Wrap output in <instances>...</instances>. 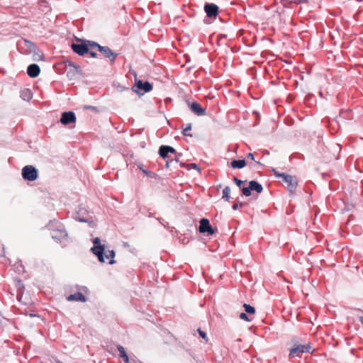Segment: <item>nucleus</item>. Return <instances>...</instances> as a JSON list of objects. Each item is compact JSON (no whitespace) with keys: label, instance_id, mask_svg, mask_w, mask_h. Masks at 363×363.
Segmentation results:
<instances>
[{"label":"nucleus","instance_id":"f257e3e1","mask_svg":"<svg viewBox=\"0 0 363 363\" xmlns=\"http://www.w3.org/2000/svg\"><path fill=\"white\" fill-rule=\"evenodd\" d=\"M94 246L91 248V252L97 256L99 262H106L108 264L114 263L115 252L113 250H108L104 256L105 246L101 245L99 238H95L93 240Z\"/></svg>","mask_w":363,"mask_h":363},{"label":"nucleus","instance_id":"f03ea898","mask_svg":"<svg viewBox=\"0 0 363 363\" xmlns=\"http://www.w3.org/2000/svg\"><path fill=\"white\" fill-rule=\"evenodd\" d=\"M272 172L277 178H281L286 184V188L290 193H294L297 187L298 182L295 177L285 174L279 173L277 169H273Z\"/></svg>","mask_w":363,"mask_h":363},{"label":"nucleus","instance_id":"7ed1b4c3","mask_svg":"<svg viewBox=\"0 0 363 363\" xmlns=\"http://www.w3.org/2000/svg\"><path fill=\"white\" fill-rule=\"evenodd\" d=\"M89 45L92 50H97L111 62H115L117 54L114 53L108 47L101 46L94 41H89Z\"/></svg>","mask_w":363,"mask_h":363},{"label":"nucleus","instance_id":"20e7f679","mask_svg":"<svg viewBox=\"0 0 363 363\" xmlns=\"http://www.w3.org/2000/svg\"><path fill=\"white\" fill-rule=\"evenodd\" d=\"M38 170L32 165L25 166L22 169V177L25 180L34 181L38 178Z\"/></svg>","mask_w":363,"mask_h":363},{"label":"nucleus","instance_id":"39448f33","mask_svg":"<svg viewBox=\"0 0 363 363\" xmlns=\"http://www.w3.org/2000/svg\"><path fill=\"white\" fill-rule=\"evenodd\" d=\"M242 193L245 196H250L252 191H255L257 193L260 194L263 191L262 186L256 181H250L247 187H242L241 189Z\"/></svg>","mask_w":363,"mask_h":363},{"label":"nucleus","instance_id":"423d86ee","mask_svg":"<svg viewBox=\"0 0 363 363\" xmlns=\"http://www.w3.org/2000/svg\"><path fill=\"white\" fill-rule=\"evenodd\" d=\"M311 350L310 344L298 345L290 350L289 357L294 358L301 357L303 353L308 352Z\"/></svg>","mask_w":363,"mask_h":363},{"label":"nucleus","instance_id":"0eeeda50","mask_svg":"<svg viewBox=\"0 0 363 363\" xmlns=\"http://www.w3.org/2000/svg\"><path fill=\"white\" fill-rule=\"evenodd\" d=\"M89 40L86 41L85 43L81 44L72 43L71 45L72 50L80 56L84 55L89 51Z\"/></svg>","mask_w":363,"mask_h":363},{"label":"nucleus","instance_id":"6e6552de","mask_svg":"<svg viewBox=\"0 0 363 363\" xmlns=\"http://www.w3.org/2000/svg\"><path fill=\"white\" fill-rule=\"evenodd\" d=\"M199 232L201 233H207L208 235H213L216 233L207 218H202L200 220Z\"/></svg>","mask_w":363,"mask_h":363},{"label":"nucleus","instance_id":"1a4fd4ad","mask_svg":"<svg viewBox=\"0 0 363 363\" xmlns=\"http://www.w3.org/2000/svg\"><path fill=\"white\" fill-rule=\"evenodd\" d=\"M76 116L74 112L72 111H68V112H64L62 114L61 118H60V123L63 125H68L70 123H76Z\"/></svg>","mask_w":363,"mask_h":363},{"label":"nucleus","instance_id":"9d476101","mask_svg":"<svg viewBox=\"0 0 363 363\" xmlns=\"http://www.w3.org/2000/svg\"><path fill=\"white\" fill-rule=\"evenodd\" d=\"M204 11L208 17L216 18L218 14V6L214 4H206Z\"/></svg>","mask_w":363,"mask_h":363},{"label":"nucleus","instance_id":"9b49d317","mask_svg":"<svg viewBox=\"0 0 363 363\" xmlns=\"http://www.w3.org/2000/svg\"><path fill=\"white\" fill-rule=\"evenodd\" d=\"M176 152H176V150L174 148H173L171 146H168V145H162L160 147V149H159V155L163 159L168 158V157H169L168 154L169 153L174 154Z\"/></svg>","mask_w":363,"mask_h":363},{"label":"nucleus","instance_id":"f8f14e48","mask_svg":"<svg viewBox=\"0 0 363 363\" xmlns=\"http://www.w3.org/2000/svg\"><path fill=\"white\" fill-rule=\"evenodd\" d=\"M40 72V67L36 64L30 65L27 69V74L30 77L35 78Z\"/></svg>","mask_w":363,"mask_h":363},{"label":"nucleus","instance_id":"ddd939ff","mask_svg":"<svg viewBox=\"0 0 363 363\" xmlns=\"http://www.w3.org/2000/svg\"><path fill=\"white\" fill-rule=\"evenodd\" d=\"M135 86L145 92H149L152 89V85L148 82H143L142 80H136Z\"/></svg>","mask_w":363,"mask_h":363},{"label":"nucleus","instance_id":"4468645a","mask_svg":"<svg viewBox=\"0 0 363 363\" xmlns=\"http://www.w3.org/2000/svg\"><path fill=\"white\" fill-rule=\"evenodd\" d=\"M190 107L191 110L197 116H203L206 113V109L203 108L197 102H193Z\"/></svg>","mask_w":363,"mask_h":363},{"label":"nucleus","instance_id":"2eb2a0df","mask_svg":"<svg viewBox=\"0 0 363 363\" xmlns=\"http://www.w3.org/2000/svg\"><path fill=\"white\" fill-rule=\"evenodd\" d=\"M67 300L69 301H81L85 302L86 298L85 296L82 292H77L75 294H71L67 297Z\"/></svg>","mask_w":363,"mask_h":363},{"label":"nucleus","instance_id":"dca6fc26","mask_svg":"<svg viewBox=\"0 0 363 363\" xmlns=\"http://www.w3.org/2000/svg\"><path fill=\"white\" fill-rule=\"evenodd\" d=\"M52 238L55 240H60L67 236V234L65 230H53L52 231Z\"/></svg>","mask_w":363,"mask_h":363},{"label":"nucleus","instance_id":"f3484780","mask_svg":"<svg viewBox=\"0 0 363 363\" xmlns=\"http://www.w3.org/2000/svg\"><path fill=\"white\" fill-rule=\"evenodd\" d=\"M247 164V162L245 161V160H233L231 162H230V166L231 167L234 168V169H242L244 167H245Z\"/></svg>","mask_w":363,"mask_h":363},{"label":"nucleus","instance_id":"a211bd4d","mask_svg":"<svg viewBox=\"0 0 363 363\" xmlns=\"http://www.w3.org/2000/svg\"><path fill=\"white\" fill-rule=\"evenodd\" d=\"M11 270L14 271V272H24L25 268L21 261H18L15 262L13 268L11 269Z\"/></svg>","mask_w":363,"mask_h":363},{"label":"nucleus","instance_id":"6ab92c4d","mask_svg":"<svg viewBox=\"0 0 363 363\" xmlns=\"http://www.w3.org/2000/svg\"><path fill=\"white\" fill-rule=\"evenodd\" d=\"M230 189L229 186H225L223 190L222 199L226 201L230 200Z\"/></svg>","mask_w":363,"mask_h":363},{"label":"nucleus","instance_id":"aec40b11","mask_svg":"<svg viewBox=\"0 0 363 363\" xmlns=\"http://www.w3.org/2000/svg\"><path fill=\"white\" fill-rule=\"evenodd\" d=\"M281 3L284 6H286L288 5H290L291 4H300L301 2H304L305 0H280Z\"/></svg>","mask_w":363,"mask_h":363},{"label":"nucleus","instance_id":"412c9836","mask_svg":"<svg viewBox=\"0 0 363 363\" xmlns=\"http://www.w3.org/2000/svg\"><path fill=\"white\" fill-rule=\"evenodd\" d=\"M243 307L245 308V312L248 314H254L255 313V308L249 304L245 303L243 305Z\"/></svg>","mask_w":363,"mask_h":363},{"label":"nucleus","instance_id":"4be33fe9","mask_svg":"<svg viewBox=\"0 0 363 363\" xmlns=\"http://www.w3.org/2000/svg\"><path fill=\"white\" fill-rule=\"evenodd\" d=\"M191 130V125L188 124L187 126L183 129L182 133L185 136H190L191 137L192 135L190 133V131Z\"/></svg>","mask_w":363,"mask_h":363},{"label":"nucleus","instance_id":"5701e85b","mask_svg":"<svg viewBox=\"0 0 363 363\" xmlns=\"http://www.w3.org/2000/svg\"><path fill=\"white\" fill-rule=\"evenodd\" d=\"M117 349H118V350L120 352V357L121 358H124L125 356H128L126 352H125V349H124V347L123 346L118 345L117 347Z\"/></svg>","mask_w":363,"mask_h":363},{"label":"nucleus","instance_id":"b1692460","mask_svg":"<svg viewBox=\"0 0 363 363\" xmlns=\"http://www.w3.org/2000/svg\"><path fill=\"white\" fill-rule=\"evenodd\" d=\"M246 158L247 160H250L252 161H255L257 164H261V163L259 162V161H256L255 159V155L253 153H248L247 155H246Z\"/></svg>","mask_w":363,"mask_h":363},{"label":"nucleus","instance_id":"393cba45","mask_svg":"<svg viewBox=\"0 0 363 363\" xmlns=\"http://www.w3.org/2000/svg\"><path fill=\"white\" fill-rule=\"evenodd\" d=\"M240 318L247 322H250L252 320V319L250 318L245 313H241L240 314Z\"/></svg>","mask_w":363,"mask_h":363},{"label":"nucleus","instance_id":"a878e982","mask_svg":"<svg viewBox=\"0 0 363 363\" xmlns=\"http://www.w3.org/2000/svg\"><path fill=\"white\" fill-rule=\"evenodd\" d=\"M233 182L236 184V185L241 189L242 187H241V185L245 182L244 181H242L237 177L233 178Z\"/></svg>","mask_w":363,"mask_h":363},{"label":"nucleus","instance_id":"bb28decb","mask_svg":"<svg viewBox=\"0 0 363 363\" xmlns=\"http://www.w3.org/2000/svg\"><path fill=\"white\" fill-rule=\"evenodd\" d=\"M245 206V204L242 202H238V203H235L233 205V209L236 211L238 210L239 208H242Z\"/></svg>","mask_w":363,"mask_h":363},{"label":"nucleus","instance_id":"cd10ccee","mask_svg":"<svg viewBox=\"0 0 363 363\" xmlns=\"http://www.w3.org/2000/svg\"><path fill=\"white\" fill-rule=\"evenodd\" d=\"M89 51L88 52V53L90 55V56L91 57H97V54L96 52V50H92L90 46H89Z\"/></svg>","mask_w":363,"mask_h":363},{"label":"nucleus","instance_id":"c85d7f7f","mask_svg":"<svg viewBox=\"0 0 363 363\" xmlns=\"http://www.w3.org/2000/svg\"><path fill=\"white\" fill-rule=\"evenodd\" d=\"M198 332L199 333V335H201V337L204 339L206 341H207V336H206V333H204L203 331H202L201 329H199L198 330Z\"/></svg>","mask_w":363,"mask_h":363},{"label":"nucleus","instance_id":"c756f323","mask_svg":"<svg viewBox=\"0 0 363 363\" xmlns=\"http://www.w3.org/2000/svg\"><path fill=\"white\" fill-rule=\"evenodd\" d=\"M65 63H66V65H68L69 66L74 67L76 71L79 68L78 66H77L74 63L72 62L71 61H67V62H65Z\"/></svg>","mask_w":363,"mask_h":363},{"label":"nucleus","instance_id":"7c9ffc66","mask_svg":"<svg viewBox=\"0 0 363 363\" xmlns=\"http://www.w3.org/2000/svg\"><path fill=\"white\" fill-rule=\"evenodd\" d=\"M123 359L125 362V363H134L129 359L128 356H125L124 358H123Z\"/></svg>","mask_w":363,"mask_h":363},{"label":"nucleus","instance_id":"2f4dec72","mask_svg":"<svg viewBox=\"0 0 363 363\" xmlns=\"http://www.w3.org/2000/svg\"><path fill=\"white\" fill-rule=\"evenodd\" d=\"M78 220H79L80 222H86V219H85V218H78Z\"/></svg>","mask_w":363,"mask_h":363},{"label":"nucleus","instance_id":"473e14b6","mask_svg":"<svg viewBox=\"0 0 363 363\" xmlns=\"http://www.w3.org/2000/svg\"><path fill=\"white\" fill-rule=\"evenodd\" d=\"M86 108H87V109H91V110H92V109H94L95 108H94V107H93V106H86Z\"/></svg>","mask_w":363,"mask_h":363},{"label":"nucleus","instance_id":"72a5a7b5","mask_svg":"<svg viewBox=\"0 0 363 363\" xmlns=\"http://www.w3.org/2000/svg\"><path fill=\"white\" fill-rule=\"evenodd\" d=\"M191 166L193 167V168H197V165L196 164H191Z\"/></svg>","mask_w":363,"mask_h":363},{"label":"nucleus","instance_id":"f704fd0d","mask_svg":"<svg viewBox=\"0 0 363 363\" xmlns=\"http://www.w3.org/2000/svg\"><path fill=\"white\" fill-rule=\"evenodd\" d=\"M25 91L28 93V94H29L28 98L30 99V93L29 90H28V89H27V90H26V91Z\"/></svg>","mask_w":363,"mask_h":363},{"label":"nucleus","instance_id":"c9c22d12","mask_svg":"<svg viewBox=\"0 0 363 363\" xmlns=\"http://www.w3.org/2000/svg\"><path fill=\"white\" fill-rule=\"evenodd\" d=\"M169 163H170V162L167 161V162H166V167H169Z\"/></svg>","mask_w":363,"mask_h":363},{"label":"nucleus","instance_id":"e433bc0d","mask_svg":"<svg viewBox=\"0 0 363 363\" xmlns=\"http://www.w3.org/2000/svg\"><path fill=\"white\" fill-rule=\"evenodd\" d=\"M359 320L363 324V317H360L359 318Z\"/></svg>","mask_w":363,"mask_h":363},{"label":"nucleus","instance_id":"4c0bfd02","mask_svg":"<svg viewBox=\"0 0 363 363\" xmlns=\"http://www.w3.org/2000/svg\"><path fill=\"white\" fill-rule=\"evenodd\" d=\"M26 43H28L30 45V46H33V44L30 43V42H28V41H26Z\"/></svg>","mask_w":363,"mask_h":363},{"label":"nucleus","instance_id":"58836bf2","mask_svg":"<svg viewBox=\"0 0 363 363\" xmlns=\"http://www.w3.org/2000/svg\"><path fill=\"white\" fill-rule=\"evenodd\" d=\"M21 285V281H18V286H20Z\"/></svg>","mask_w":363,"mask_h":363}]
</instances>
